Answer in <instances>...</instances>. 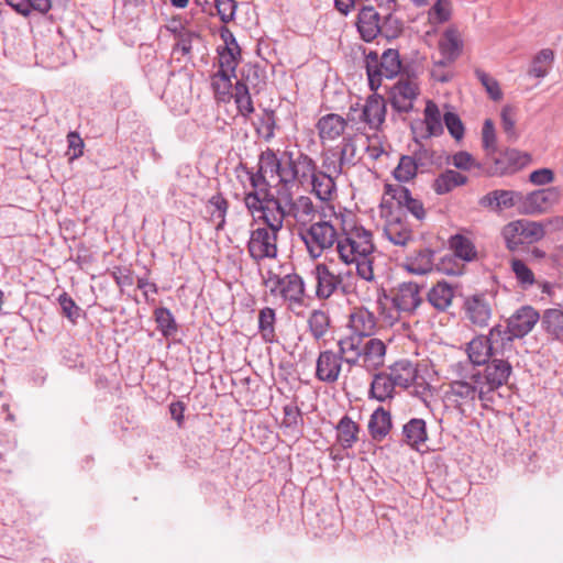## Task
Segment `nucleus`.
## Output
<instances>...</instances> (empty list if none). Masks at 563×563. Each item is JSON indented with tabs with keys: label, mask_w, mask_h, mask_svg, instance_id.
<instances>
[{
	"label": "nucleus",
	"mask_w": 563,
	"mask_h": 563,
	"mask_svg": "<svg viewBox=\"0 0 563 563\" xmlns=\"http://www.w3.org/2000/svg\"><path fill=\"white\" fill-rule=\"evenodd\" d=\"M452 379L444 391V401L466 416L476 409L477 402L488 409L495 404L497 390L508 383L511 364L503 358L493 360L485 368H471L468 363H455Z\"/></svg>",
	"instance_id": "1"
},
{
	"label": "nucleus",
	"mask_w": 563,
	"mask_h": 563,
	"mask_svg": "<svg viewBox=\"0 0 563 563\" xmlns=\"http://www.w3.org/2000/svg\"><path fill=\"white\" fill-rule=\"evenodd\" d=\"M339 258L346 265L354 264L356 274L366 282L374 280L373 253L375 244L373 233L357 222L345 223L336 245Z\"/></svg>",
	"instance_id": "2"
},
{
	"label": "nucleus",
	"mask_w": 563,
	"mask_h": 563,
	"mask_svg": "<svg viewBox=\"0 0 563 563\" xmlns=\"http://www.w3.org/2000/svg\"><path fill=\"white\" fill-rule=\"evenodd\" d=\"M339 354L350 367H362L374 372L384 365L385 343L376 338L367 339L351 333L338 341Z\"/></svg>",
	"instance_id": "3"
},
{
	"label": "nucleus",
	"mask_w": 563,
	"mask_h": 563,
	"mask_svg": "<svg viewBox=\"0 0 563 563\" xmlns=\"http://www.w3.org/2000/svg\"><path fill=\"white\" fill-rule=\"evenodd\" d=\"M540 320L539 312L531 306H522L507 320V327H493V335L500 336L501 351L511 346L515 339H522L532 331Z\"/></svg>",
	"instance_id": "4"
},
{
	"label": "nucleus",
	"mask_w": 563,
	"mask_h": 563,
	"mask_svg": "<svg viewBox=\"0 0 563 563\" xmlns=\"http://www.w3.org/2000/svg\"><path fill=\"white\" fill-rule=\"evenodd\" d=\"M264 285L269 288L274 297H279L287 303L288 308L303 306L306 297V284L297 273H289L284 276L268 272Z\"/></svg>",
	"instance_id": "5"
},
{
	"label": "nucleus",
	"mask_w": 563,
	"mask_h": 563,
	"mask_svg": "<svg viewBox=\"0 0 563 563\" xmlns=\"http://www.w3.org/2000/svg\"><path fill=\"white\" fill-rule=\"evenodd\" d=\"M298 235L306 245L309 256L313 260L319 258L334 244L338 245L340 240V235L334 225L323 219L313 221L307 228H300Z\"/></svg>",
	"instance_id": "6"
},
{
	"label": "nucleus",
	"mask_w": 563,
	"mask_h": 563,
	"mask_svg": "<svg viewBox=\"0 0 563 563\" xmlns=\"http://www.w3.org/2000/svg\"><path fill=\"white\" fill-rule=\"evenodd\" d=\"M365 68L371 90L376 91L384 79L395 78L401 69L399 53L388 48L380 56L371 51L365 54Z\"/></svg>",
	"instance_id": "7"
},
{
	"label": "nucleus",
	"mask_w": 563,
	"mask_h": 563,
	"mask_svg": "<svg viewBox=\"0 0 563 563\" xmlns=\"http://www.w3.org/2000/svg\"><path fill=\"white\" fill-rule=\"evenodd\" d=\"M316 167L314 161L309 155L300 151H285L283 153L282 184L284 186L295 184L303 186L309 183Z\"/></svg>",
	"instance_id": "8"
},
{
	"label": "nucleus",
	"mask_w": 563,
	"mask_h": 563,
	"mask_svg": "<svg viewBox=\"0 0 563 563\" xmlns=\"http://www.w3.org/2000/svg\"><path fill=\"white\" fill-rule=\"evenodd\" d=\"M501 235L507 249L516 251L522 244H530L542 240L545 235V230L541 222L521 219L506 224L503 228Z\"/></svg>",
	"instance_id": "9"
},
{
	"label": "nucleus",
	"mask_w": 563,
	"mask_h": 563,
	"mask_svg": "<svg viewBox=\"0 0 563 563\" xmlns=\"http://www.w3.org/2000/svg\"><path fill=\"white\" fill-rule=\"evenodd\" d=\"M312 276L316 280V297L320 300L329 299L338 291L347 295L352 289V285L345 282L346 278L352 276L350 272L335 274L324 263L316 265Z\"/></svg>",
	"instance_id": "10"
},
{
	"label": "nucleus",
	"mask_w": 563,
	"mask_h": 563,
	"mask_svg": "<svg viewBox=\"0 0 563 563\" xmlns=\"http://www.w3.org/2000/svg\"><path fill=\"white\" fill-rule=\"evenodd\" d=\"M500 336L493 335V328L488 335H477L466 344V354L471 368H485L499 353Z\"/></svg>",
	"instance_id": "11"
},
{
	"label": "nucleus",
	"mask_w": 563,
	"mask_h": 563,
	"mask_svg": "<svg viewBox=\"0 0 563 563\" xmlns=\"http://www.w3.org/2000/svg\"><path fill=\"white\" fill-rule=\"evenodd\" d=\"M272 203L278 206L284 214H286V218H292L298 224V230L300 228H307L318 216V211L308 196H299L296 198L287 196L273 199Z\"/></svg>",
	"instance_id": "12"
},
{
	"label": "nucleus",
	"mask_w": 563,
	"mask_h": 563,
	"mask_svg": "<svg viewBox=\"0 0 563 563\" xmlns=\"http://www.w3.org/2000/svg\"><path fill=\"white\" fill-rule=\"evenodd\" d=\"M277 241L278 234L266 231L264 228L252 230L247 242L251 258L256 263L276 258L278 254Z\"/></svg>",
	"instance_id": "13"
},
{
	"label": "nucleus",
	"mask_w": 563,
	"mask_h": 563,
	"mask_svg": "<svg viewBox=\"0 0 563 563\" xmlns=\"http://www.w3.org/2000/svg\"><path fill=\"white\" fill-rule=\"evenodd\" d=\"M560 198L561 191L558 187L534 190L523 195V207H520V213L529 216L545 213L560 201Z\"/></svg>",
	"instance_id": "14"
},
{
	"label": "nucleus",
	"mask_w": 563,
	"mask_h": 563,
	"mask_svg": "<svg viewBox=\"0 0 563 563\" xmlns=\"http://www.w3.org/2000/svg\"><path fill=\"white\" fill-rule=\"evenodd\" d=\"M421 287L413 282L400 283L391 290L394 307L406 313H412L422 302Z\"/></svg>",
	"instance_id": "15"
},
{
	"label": "nucleus",
	"mask_w": 563,
	"mask_h": 563,
	"mask_svg": "<svg viewBox=\"0 0 563 563\" xmlns=\"http://www.w3.org/2000/svg\"><path fill=\"white\" fill-rule=\"evenodd\" d=\"M343 358L332 350L319 353L316 362V378L322 383L333 384L339 380Z\"/></svg>",
	"instance_id": "16"
},
{
	"label": "nucleus",
	"mask_w": 563,
	"mask_h": 563,
	"mask_svg": "<svg viewBox=\"0 0 563 563\" xmlns=\"http://www.w3.org/2000/svg\"><path fill=\"white\" fill-rule=\"evenodd\" d=\"M418 95V86L411 80H400L391 89V106L398 112H409L413 108V100Z\"/></svg>",
	"instance_id": "17"
},
{
	"label": "nucleus",
	"mask_w": 563,
	"mask_h": 563,
	"mask_svg": "<svg viewBox=\"0 0 563 563\" xmlns=\"http://www.w3.org/2000/svg\"><path fill=\"white\" fill-rule=\"evenodd\" d=\"M465 312L473 324L486 327L492 317V306L485 295H474L465 300Z\"/></svg>",
	"instance_id": "18"
},
{
	"label": "nucleus",
	"mask_w": 563,
	"mask_h": 563,
	"mask_svg": "<svg viewBox=\"0 0 563 563\" xmlns=\"http://www.w3.org/2000/svg\"><path fill=\"white\" fill-rule=\"evenodd\" d=\"M362 115L364 124L371 130H378L385 122L386 118V102L379 95L369 96L365 103L362 106Z\"/></svg>",
	"instance_id": "19"
},
{
	"label": "nucleus",
	"mask_w": 563,
	"mask_h": 563,
	"mask_svg": "<svg viewBox=\"0 0 563 563\" xmlns=\"http://www.w3.org/2000/svg\"><path fill=\"white\" fill-rule=\"evenodd\" d=\"M357 31L365 42H372L380 33V15L373 7H363L357 14Z\"/></svg>",
	"instance_id": "20"
},
{
	"label": "nucleus",
	"mask_w": 563,
	"mask_h": 563,
	"mask_svg": "<svg viewBox=\"0 0 563 563\" xmlns=\"http://www.w3.org/2000/svg\"><path fill=\"white\" fill-rule=\"evenodd\" d=\"M434 251L422 247L407 255L402 264L404 268L416 275H426L432 272L434 263Z\"/></svg>",
	"instance_id": "21"
},
{
	"label": "nucleus",
	"mask_w": 563,
	"mask_h": 563,
	"mask_svg": "<svg viewBox=\"0 0 563 563\" xmlns=\"http://www.w3.org/2000/svg\"><path fill=\"white\" fill-rule=\"evenodd\" d=\"M349 327L352 333L371 336L376 329V317L365 307H355L350 313Z\"/></svg>",
	"instance_id": "22"
},
{
	"label": "nucleus",
	"mask_w": 563,
	"mask_h": 563,
	"mask_svg": "<svg viewBox=\"0 0 563 563\" xmlns=\"http://www.w3.org/2000/svg\"><path fill=\"white\" fill-rule=\"evenodd\" d=\"M387 194L391 195L399 207L406 208L417 220H422L426 217V210L420 200L413 198L408 188L397 185L395 187L387 186Z\"/></svg>",
	"instance_id": "23"
},
{
	"label": "nucleus",
	"mask_w": 563,
	"mask_h": 563,
	"mask_svg": "<svg viewBox=\"0 0 563 563\" xmlns=\"http://www.w3.org/2000/svg\"><path fill=\"white\" fill-rule=\"evenodd\" d=\"M316 126L321 142L325 143L327 141H334L343 134L346 121L336 113H329L321 117Z\"/></svg>",
	"instance_id": "24"
},
{
	"label": "nucleus",
	"mask_w": 563,
	"mask_h": 563,
	"mask_svg": "<svg viewBox=\"0 0 563 563\" xmlns=\"http://www.w3.org/2000/svg\"><path fill=\"white\" fill-rule=\"evenodd\" d=\"M393 428L391 415L383 407H378L369 417L367 429L375 442L386 439Z\"/></svg>",
	"instance_id": "25"
},
{
	"label": "nucleus",
	"mask_w": 563,
	"mask_h": 563,
	"mask_svg": "<svg viewBox=\"0 0 563 563\" xmlns=\"http://www.w3.org/2000/svg\"><path fill=\"white\" fill-rule=\"evenodd\" d=\"M443 113L435 102L428 100L423 111V124L426 125L424 133L421 134V139H430L433 136H440L443 134Z\"/></svg>",
	"instance_id": "26"
},
{
	"label": "nucleus",
	"mask_w": 563,
	"mask_h": 563,
	"mask_svg": "<svg viewBox=\"0 0 563 563\" xmlns=\"http://www.w3.org/2000/svg\"><path fill=\"white\" fill-rule=\"evenodd\" d=\"M384 232L386 238L395 245L405 246L413 240L411 229L396 214H391Z\"/></svg>",
	"instance_id": "27"
},
{
	"label": "nucleus",
	"mask_w": 563,
	"mask_h": 563,
	"mask_svg": "<svg viewBox=\"0 0 563 563\" xmlns=\"http://www.w3.org/2000/svg\"><path fill=\"white\" fill-rule=\"evenodd\" d=\"M397 387L408 388L411 386L417 377L418 369L416 365L408 360L397 361L388 373Z\"/></svg>",
	"instance_id": "28"
},
{
	"label": "nucleus",
	"mask_w": 563,
	"mask_h": 563,
	"mask_svg": "<svg viewBox=\"0 0 563 563\" xmlns=\"http://www.w3.org/2000/svg\"><path fill=\"white\" fill-rule=\"evenodd\" d=\"M335 177L332 174L313 170L309 179L312 186V192L322 201H330L335 192Z\"/></svg>",
	"instance_id": "29"
},
{
	"label": "nucleus",
	"mask_w": 563,
	"mask_h": 563,
	"mask_svg": "<svg viewBox=\"0 0 563 563\" xmlns=\"http://www.w3.org/2000/svg\"><path fill=\"white\" fill-rule=\"evenodd\" d=\"M463 42L460 32L454 27L444 31L439 41V49L448 60H455L462 53Z\"/></svg>",
	"instance_id": "30"
},
{
	"label": "nucleus",
	"mask_w": 563,
	"mask_h": 563,
	"mask_svg": "<svg viewBox=\"0 0 563 563\" xmlns=\"http://www.w3.org/2000/svg\"><path fill=\"white\" fill-rule=\"evenodd\" d=\"M541 327L552 340L563 344V310L547 309L540 317Z\"/></svg>",
	"instance_id": "31"
},
{
	"label": "nucleus",
	"mask_w": 563,
	"mask_h": 563,
	"mask_svg": "<svg viewBox=\"0 0 563 563\" xmlns=\"http://www.w3.org/2000/svg\"><path fill=\"white\" fill-rule=\"evenodd\" d=\"M411 156L417 163L421 173L430 170L432 167H440L442 165V155L431 147H427L421 142L416 141V148Z\"/></svg>",
	"instance_id": "32"
},
{
	"label": "nucleus",
	"mask_w": 563,
	"mask_h": 563,
	"mask_svg": "<svg viewBox=\"0 0 563 563\" xmlns=\"http://www.w3.org/2000/svg\"><path fill=\"white\" fill-rule=\"evenodd\" d=\"M396 387L389 374L378 373L373 377L369 395L372 398L383 402L394 398Z\"/></svg>",
	"instance_id": "33"
},
{
	"label": "nucleus",
	"mask_w": 563,
	"mask_h": 563,
	"mask_svg": "<svg viewBox=\"0 0 563 563\" xmlns=\"http://www.w3.org/2000/svg\"><path fill=\"white\" fill-rule=\"evenodd\" d=\"M360 426L343 416L336 426V440L343 449H351L358 441Z\"/></svg>",
	"instance_id": "34"
},
{
	"label": "nucleus",
	"mask_w": 563,
	"mask_h": 563,
	"mask_svg": "<svg viewBox=\"0 0 563 563\" xmlns=\"http://www.w3.org/2000/svg\"><path fill=\"white\" fill-rule=\"evenodd\" d=\"M467 177L465 175L453 169H446L433 180L432 188L438 195H445L454 188L465 185Z\"/></svg>",
	"instance_id": "35"
},
{
	"label": "nucleus",
	"mask_w": 563,
	"mask_h": 563,
	"mask_svg": "<svg viewBox=\"0 0 563 563\" xmlns=\"http://www.w3.org/2000/svg\"><path fill=\"white\" fill-rule=\"evenodd\" d=\"M454 297L453 288L445 282L434 285L428 292V301L439 311L446 310Z\"/></svg>",
	"instance_id": "36"
},
{
	"label": "nucleus",
	"mask_w": 563,
	"mask_h": 563,
	"mask_svg": "<svg viewBox=\"0 0 563 563\" xmlns=\"http://www.w3.org/2000/svg\"><path fill=\"white\" fill-rule=\"evenodd\" d=\"M233 77H235V75L223 71H216L211 76V87L218 101L228 102L232 99L234 91L232 90L233 85L231 79Z\"/></svg>",
	"instance_id": "37"
},
{
	"label": "nucleus",
	"mask_w": 563,
	"mask_h": 563,
	"mask_svg": "<svg viewBox=\"0 0 563 563\" xmlns=\"http://www.w3.org/2000/svg\"><path fill=\"white\" fill-rule=\"evenodd\" d=\"M402 434L408 445L418 448L427 441V429L423 419L413 418L402 428Z\"/></svg>",
	"instance_id": "38"
},
{
	"label": "nucleus",
	"mask_w": 563,
	"mask_h": 563,
	"mask_svg": "<svg viewBox=\"0 0 563 563\" xmlns=\"http://www.w3.org/2000/svg\"><path fill=\"white\" fill-rule=\"evenodd\" d=\"M276 312L273 308L265 307L258 312V331L262 339L267 343L277 341L275 332Z\"/></svg>",
	"instance_id": "39"
},
{
	"label": "nucleus",
	"mask_w": 563,
	"mask_h": 563,
	"mask_svg": "<svg viewBox=\"0 0 563 563\" xmlns=\"http://www.w3.org/2000/svg\"><path fill=\"white\" fill-rule=\"evenodd\" d=\"M283 156L277 157L274 151L267 148L258 158V169L267 177H278L282 184Z\"/></svg>",
	"instance_id": "40"
},
{
	"label": "nucleus",
	"mask_w": 563,
	"mask_h": 563,
	"mask_svg": "<svg viewBox=\"0 0 563 563\" xmlns=\"http://www.w3.org/2000/svg\"><path fill=\"white\" fill-rule=\"evenodd\" d=\"M554 62V52L550 48L541 49L532 59L528 75L534 78H544Z\"/></svg>",
	"instance_id": "41"
},
{
	"label": "nucleus",
	"mask_w": 563,
	"mask_h": 563,
	"mask_svg": "<svg viewBox=\"0 0 563 563\" xmlns=\"http://www.w3.org/2000/svg\"><path fill=\"white\" fill-rule=\"evenodd\" d=\"M357 159L356 145L352 137H344L339 152L338 163H333V172L342 173L345 166L354 165Z\"/></svg>",
	"instance_id": "42"
},
{
	"label": "nucleus",
	"mask_w": 563,
	"mask_h": 563,
	"mask_svg": "<svg viewBox=\"0 0 563 563\" xmlns=\"http://www.w3.org/2000/svg\"><path fill=\"white\" fill-rule=\"evenodd\" d=\"M232 98L234 99L238 111L241 115L247 118L254 112V106L249 87L242 80L236 81Z\"/></svg>",
	"instance_id": "43"
},
{
	"label": "nucleus",
	"mask_w": 563,
	"mask_h": 563,
	"mask_svg": "<svg viewBox=\"0 0 563 563\" xmlns=\"http://www.w3.org/2000/svg\"><path fill=\"white\" fill-rule=\"evenodd\" d=\"M16 12L29 15L32 11L46 13L52 8L51 0H5Z\"/></svg>",
	"instance_id": "44"
},
{
	"label": "nucleus",
	"mask_w": 563,
	"mask_h": 563,
	"mask_svg": "<svg viewBox=\"0 0 563 563\" xmlns=\"http://www.w3.org/2000/svg\"><path fill=\"white\" fill-rule=\"evenodd\" d=\"M450 247L455 256L467 262L473 261L477 254L472 241L460 234L450 239Z\"/></svg>",
	"instance_id": "45"
},
{
	"label": "nucleus",
	"mask_w": 563,
	"mask_h": 563,
	"mask_svg": "<svg viewBox=\"0 0 563 563\" xmlns=\"http://www.w3.org/2000/svg\"><path fill=\"white\" fill-rule=\"evenodd\" d=\"M261 218L263 219L265 224L263 228L266 229V231L273 232L278 235L283 229L284 220L287 219L283 210H280L276 205H274V209L269 208L268 206L265 207L262 210Z\"/></svg>",
	"instance_id": "46"
},
{
	"label": "nucleus",
	"mask_w": 563,
	"mask_h": 563,
	"mask_svg": "<svg viewBox=\"0 0 563 563\" xmlns=\"http://www.w3.org/2000/svg\"><path fill=\"white\" fill-rule=\"evenodd\" d=\"M308 327L316 340L323 338L330 327L329 314L323 310H313L308 318Z\"/></svg>",
	"instance_id": "47"
},
{
	"label": "nucleus",
	"mask_w": 563,
	"mask_h": 563,
	"mask_svg": "<svg viewBox=\"0 0 563 563\" xmlns=\"http://www.w3.org/2000/svg\"><path fill=\"white\" fill-rule=\"evenodd\" d=\"M419 170L411 155H402L394 170V177L401 183H407L413 179Z\"/></svg>",
	"instance_id": "48"
},
{
	"label": "nucleus",
	"mask_w": 563,
	"mask_h": 563,
	"mask_svg": "<svg viewBox=\"0 0 563 563\" xmlns=\"http://www.w3.org/2000/svg\"><path fill=\"white\" fill-rule=\"evenodd\" d=\"M501 128L507 136V140L514 142L518 139L516 130L517 109L514 106L506 104L500 112Z\"/></svg>",
	"instance_id": "49"
},
{
	"label": "nucleus",
	"mask_w": 563,
	"mask_h": 563,
	"mask_svg": "<svg viewBox=\"0 0 563 563\" xmlns=\"http://www.w3.org/2000/svg\"><path fill=\"white\" fill-rule=\"evenodd\" d=\"M154 316L157 323V329L164 336H169L176 332L177 325L169 309L164 307L157 308L154 312Z\"/></svg>",
	"instance_id": "50"
},
{
	"label": "nucleus",
	"mask_w": 563,
	"mask_h": 563,
	"mask_svg": "<svg viewBox=\"0 0 563 563\" xmlns=\"http://www.w3.org/2000/svg\"><path fill=\"white\" fill-rule=\"evenodd\" d=\"M510 266L512 273L515 274L518 283L522 288H529L534 284V274L522 260L512 258L510 261Z\"/></svg>",
	"instance_id": "51"
},
{
	"label": "nucleus",
	"mask_w": 563,
	"mask_h": 563,
	"mask_svg": "<svg viewBox=\"0 0 563 563\" xmlns=\"http://www.w3.org/2000/svg\"><path fill=\"white\" fill-rule=\"evenodd\" d=\"M239 54L232 46H224L219 49V69L217 71L235 75L239 64L236 55Z\"/></svg>",
	"instance_id": "52"
},
{
	"label": "nucleus",
	"mask_w": 563,
	"mask_h": 563,
	"mask_svg": "<svg viewBox=\"0 0 563 563\" xmlns=\"http://www.w3.org/2000/svg\"><path fill=\"white\" fill-rule=\"evenodd\" d=\"M498 209H509L515 206L523 207V194L515 190L497 189Z\"/></svg>",
	"instance_id": "53"
},
{
	"label": "nucleus",
	"mask_w": 563,
	"mask_h": 563,
	"mask_svg": "<svg viewBox=\"0 0 563 563\" xmlns=\"http://www.w3.org/2000/svg\"><path fill=\"white\" fill-rule=\"evenodd\" d=\"M482 144L487 155L497 152V137L494 123L490 119H486L482 129Z\"/></svg>",
	"instance_id": "54"
},
{
	"label": "nucleus",
	"mask_w": 563,
	"mask_h": 563,
	"mask_svg": "<svg viewBox=\"0 0 563 563\" xmlns=\"http://www.w3.org/2000/svg\"><path fill=\"white\" fill-rule=\"evenodd\" d=\"M444 124L455 141H461L464 136V124L460 117L453 111H446L443 113Z\"/></svg>",
	"instance_id": "55"
},
{
	"label": "nucleus",
	"mask_w": 563,
	"mask_h": 563,
	"mask_svg": "<svg viewBox=\"0 0 563 563\" xmlns=\"http://www.w3.org/2000/svg\"><path fill=\"white\" fill-rule=\"evenodd\" d=\"M475 75L493 100L497 101L501 99L503 92L498 81L495 78L481 69H476Z\"/></svg>",
	"instance_id": "56"
},
{
	"label": "nucleus",
	"mask_w": 563,
	"mask_h": 563,
	"mask_svg": "<svg viewBox=\"0 0 563 563\" xmlns=\"http://www.w3.org/2000/svg\"><path fill=\"white\" fill-rule=\"evenodd\" d=\"M199 38L198 34L194 31L187 30L185 27H180L178 38L174 51H180L183 55H188L191 52V45L194 40Z\"/></svg>",
	"instance_id": "57"
},
{
	"label": "nucleus",
	"mask_w": 563,
	"mask_h": 563,
	"mask_svg": "<svg viewBox=\"0 0 563 563\" xmlns=\"http://www.w3.org/2000/svg\"><path fill=\"white\" fill-rule=\"evenodd\" d=\"M283 426L287 429L297 430L302 423L301 412L295 405H286L283 408Z\"/></svg>",
	"instance_id": "58"
},
{
	"label": "nucleus",
	"mask_w": 563,
	"mask_h": 563,
	"mask_svg": "<svg viewBox=\"0 0 563 563\" xmlns=\"http://www.w3.org/2000/svg\"><path fill=\"white\" fill-rule=\"evenodd\" d=\"M429 16L438 23L446 22L451 16L450 2L446 0H438L429 11Z\"/></svg>",
	"instance_id": "59"
},
{
	"label": "nucleus",
	"mask_w": 563,
	"mask_h": 563,
	"mask_svg": "<svg viewBox=\"0 0 563 563\" xmlns=\"http://www.w3.org/2000/svg\"><path fill=\"white\" fill-rule=\"evenodd\" d=\"M58 302L63 313L71 321L75 322L80 317V308L76 302L66 294L63 292L58 297Z\"/></svg>",
	"instance_id": "60"
},
{
	"label": "nucleus",
	"mask_w": 563,
	"mask_h": 563,
	"mask_svg": "<svg viewBox=\"0 0 563 563\" xmlns=\"http://www.w3.org/2000/svg\"><path fill=\"white\" fill-rule=\"evenodd\" d=\"M216 8L223 23H229L234 19L236 11L235 0H216Z\"/></svg>",
	"instance_id": "61"
},
{
	"label": "nucleus",
	"mask_w": 563,
	"mask_h": 563,
	"mask_svg": "<svg viewBox=\"0 0 563 563\" xmlns=\"http://www.w3.org/2000/svg\"><path fill=\"white\" fill-rule=\"evenodd\" d=\"M452 164L455 168L461 170H470L479 165L472 154L466 151H460L452 156Z\"/></svg>",
	"instance_id": "62"
},
{
	"label": "nucleus",
	"mask_w": 563,
	"mask_h": 563,
	"mask_svg": "<svg viewBox=\"0 0 563 563\" xmlns=\"http://www.w3.org/2000/svg\"><path fill=\"white\" fill-rule=\"evenodd\" d=\"M68 151L67 155L70 161L80 157L84 153V141L77 132H69L67 134Z\"/></svg>",
	"instance_id": "63"
},
{
	"label": "nucleus",
	"mask_w": 563,
	"mask_h": 563,
	"mask_svg": "<svg viewBox=\"0 0 563 563\" xmlns=\"http://www.w3.org/2000/svg\"><path fill=\"white\" fill-rule=\"evenodd\" d=\"M243 82L260 90L265 85V71L258 66H251L246 70L245 81Z\"/></svg>",
	"instance_id": "64"
}]
</instances>
